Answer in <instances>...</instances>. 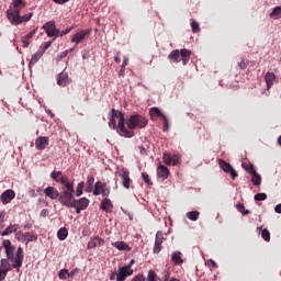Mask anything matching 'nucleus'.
Returning <instances> with one entry per match:
<instances>
[{
  "instance_id": "obj_1",
  "label": "nucleus",
  "mask_w": 281,
  "mask_h": 281,
  "mask_svg": "<svg viewBox=\"0 0 281 281\" xmlns=\"http://www.w3.org/2000/svg\"><path fill=\"white\" fill-rule=\"evenodd\" d=\"M109 126L113 131H116L121 137H133V135H135L134 132L126 128V120L124 119V113H122L120 110H111Z\"/></svg>"
},
{
  "instance_id": "obj_2",
  "label": "nucleus",
  "mask_w": 281,
  "mask_h": 281,
  "mask_svg": "<svg viewBox=\"0 0 281 281\" xmlns=\"http://www.w3.org/2000/svg\"><path fill=\"white\" fill-rule=\"evenodd\" d=\"M59 203L66 207H76L78 200L74 198V184H66L59 194Z\"/></svg>"
},
{
  "instance_id": "obj_3",
  "label": "nucleus",
  "mask_w": 281,
  "mask_h": 281,
  "mask_svg": "<svg viewBox=\"0 0 281 281\" xmlns=\"http://www.w3.org/2000/svg\"><path fill=\"white\" fill-rule=\"evenodd\" d=\"M7 16L12 25H21V23H27L34 13L30 12L23 16H21V12L19 10H8Z\"/></svg>"
},
{
  "instance_id": "obj_4",
  "label": "nucleus",
  "mask_w": 281,
  "mask_h": 281,
  "mask_svg": "<svg viewBox=\"0 0 281 281\" xmlns=\"http://www.w3.org/2000/svg\"><path fill=\"white\" fill-rule=\"evenodd\" d=\"M191 54L192 53L186 48H182L180 52H179V49H175L169 54L168 58H169V60H172L173 63H181V60H182L183 65H188V63H190Z\"/></svg>"
},
{
  "instance_id": "obj_5",
  "label": "nucleus",
  "mask_w": 281,
  "mask_h": 281,
  "mask_svg": "<svg viewBox=\"0 0 281 281\" xmlns=\"http://www.w3.org/2000/svg\"><path fill=\"white\" fill-rule=\"evenodd\" d=\"M126 124L131 131H135V128H145L148 125V120L142 115L134 114L130 116Z\"/></svg>"
},
{
  "instance_id": "obj_6",
  "label": "nucleus",
  "mask_w": 281,
  "mask_h": 281,
  "mask_svg": "<svg viewBox=\"0 0 281 281\" xmlns=\"http://www.w3.org/2000/svg\"><path fill=\"white\" fill-rule=\"evenodd\" d=\"M15 238L20 243H25V245H29V243H36L38 240V235L36 233H23L19 231L18 233H15Z\"/></svg>"
},
{
  "instance_id": "obj_7",
  "label": "nucleus",
  "mask_w": 281,
  "mask_h": 281,
  "mask_svg": "<svg viewBox=\"0 0 281 281\" xmlns=\"http://www.w3.org/2000/svg\"><path fill=\"white\" fill-rule=\"evenodd\" d=\"M43 30H45L47 36H49V37L60 36V30L56 29V22H54V21L46 22L43 25Z\"/></svg>"
},
{
  "instance_id": "obj_8",
  "label": "nucleus",
  "mask_w": 281,
  "mask_h": 281,
  "mask_svg": "<svg viewBox=\"0 0 281 281\" xmlns=\"http://www.w3.org/2000/svg\"><path fill=\"white\" fill-rule=\"evenodd\" d=\"M11 262L12 269H16L18 271L19 269H21V267H23V248H18L16 256L13 257V260Z\"/></svg>"
},
{
  "instance_id": "obj_9",
  "label": "nucleus",
  "mask_w": 281,
  "mask_h": 281,
  "mask_svg": "<svg viewBox=\"0 0 281 281\" xmlns=\"http://www.w3.org/2000/svg\"><path fill=\"white\" fill-rule=\"evenodd\" d=\"M162 159L166 166H179V162L181 161V156L164 154Z\"/></svg>"
},
{
  "instance_id": "obj_10",
  "label": "nucleus",
  "mask_w": 281,
  "mask_h": 281,
  "mask_svg": "<svg viewBox=\"0 0 281 281\" xmlns=\"http://www.w3.org/2000/svg\"><path fill=\"white\" fill-rule=\"evenodd\" d=\"M128 276H133V270H131V266H124L119 269V273H116V281H124Z\"/></svg>"
},
{
  "instance_id": "obj_11",
  "label": "nucleus",
  "mask_w": 281,
  "mask_h": 281,
  "mask_svg": "<svg viewBox=\"0 0 281 281\" xmlns=\"http://www.w3.org/2000/svg\"><path fill=\"white\" fill-rule=\"evenodd\" d=\"M218 164H220V168H222L224 172H227L228 175H231L233 179L238 177V173H236V170H234V167H232V165H229L227 161L221 159Z\"/></svg>"
},
{
  "instance_id": "obj_12",
  "label": "nucleus",
  "mask_w": 281,
  "mask_h": 281,
  "mask_svg": "<svg viewBox=\"0 0 281 281\" xmlns=\"http://www.w3.org/2000/svg\"><path fill=\"white\" fill-rule=\"evenodd\" d=\"M49 146V137L40 136L35 139V147L37 150H45Z\"/></svg>"
},
{
  "instance_id": "obj_13",
  "label": "nucleus",
  "mask_w": 281,
  "mask_h": 281,
  "mask_svg": "<svg viewBox=\"0 0 281 281\" xmlns=\"http://www.w3.org/2000/svg\"><path fill=\"white\" fill-rule=\"evenodd\" d=\"M117 175L122 179L123 187L128 190V188H131V177L128 176V170L123 168L117 172Z\"/></svg>"
},
{
  "instance_id": "obj_14",
  "label": "nucleus",
  "mask_w": 281,
  "mask_h": 281,
  "mask_svg": "<svg viewBox=\"0 0 281 281\" xmlns=\"http://www.w3.org/2000/svg\"><path fill=\"white\" fill-rule=\"evenodd\" d=\"M162 244H164V233L158 231L156 233V238H155L154 254H159V251H161Z\"/></svg>"
},
{
  "instance_id": "obj_15",
  "label": "nucleus",
  "mask_w": 281,
  "mask_h": 281,
  "mask_svg": "<svg viewBox=\"0 0 281 281\" xmlns=\"http://www.w3.org/2000/svg\"><path fill=\"white\" fill-rule=\"evenodd\" d=\"M89 35V31H79L75 35H72L71 43H75L76 45H79V43H82L85 38Z\"/></svg>"
},
{
  "instance_id": "obj_16",
  "label": "nucleus",
  "mask_w": 281,
  "mask_h": 281,
  "mask_svg": "<svg viewBox=\"0 0 281 281\" xmlns=\"http://www.w3.org/2000/svg\"><path fill=\"white\" fill-rule=\"evenodd\" d=\"M44 194L52 199V201H56V199L60 198V193L54 187H48L44 190Z\"/></svg>"
},
{
  "instance_id": "obj_17",
  "label": "nucleus",
  "mask_w": 281,
  "mask_h": 281,
  "mask_svg": "<svg viewBox=\"0 0 281 281\" xmlns=\"http://www.w3.org/2000/svg\"><path fill=\"white\" fill-rule=\"evenodd\" d=\"M157 175L159 179H161L162 181H166V179H168V177L170 176V170L168 169V167L160 165L157 168Z\"/></svg>"
},
{
  "instance_id": "obj_18",
  "label": "nucleus",
  "mask_w": 281,
  "mask_h": 281,
  "mask_svg": "<svg viewBox=\"0 0 281 281\" xmlns=\"http://www.w3.org/2000/svg\"><path fill=\"white\" fill-rule=\"evenodd\" d=\"M14 196H16V194L12 190H7L1 194L0 199L3 203V205H8V203H10V201H12V199H14Z\"/></svg>"
},
{
  "instance_id": "obj_19",
  "label": "nucleus",
  "mask_w": 281,
  "mask_h": 281,
  "mask_svg": "<svg viewBox=\"0 0 281 281\" xmlns=\"http://www.w3.org/2000/svg\"><path fill=\"white\" fill-rule=\"evenodd\" d=\"M103 245H104V239H102L99 236H97V237H93L88 243V249H95V247H103Z\"/></svg>"
},
{
  "instance_id": "obj_20",
  "label": "nucleus",
  "mask_w": 281,
  "mask_h": 281,
  "mask_svg": "<svg viewBox=\"0 0 281 281\" xmlns=\"http://www.w3.org/2000/svg\"><path fill=\"white\" fill-rule=\"evenodd\" d=\"M249 173L252 175V184L260 186V183H262V178L260 177V175H258V172H256V169H254L252 165H250Z\"/></svg>"
},
{
  "instance_id": "obj_21",
  "label": "nucleus",
  "mask_w": 281,
  "mask_h": 281,
  "mask_svg": "<svg viewBox=\"0 0 281 281\" xmlns=\"http://www.w3.org/2000/svg\"><path fill=\"white\" fill-rule=\"evenodd\" d=\"M57 85L59 87H67L69 85V75L67 72H61L57 77Z\"/></svg>"
},
{
  "instance_id": "obj_22",
  "label": "nucleus",
  "mask_w": 281,
  "mask_h": 281,
  "mask_svg": "<svg viewBox=\"0 0 281 281\" xmlns=\"http://www.w3.org/2000/svg\"><path fill=\"white\" fill-rule=\"evenodd\" d=\"M94 196H100V194H103V196H106V193L104 192V183L98 181L94 184V190L92 191Z\"/></svg>"
},
{
  "instance_id": "obj_23",
  "label": "nucleus",
  "mask_w": 281,
  "mask_h": 281,
  "mask_svg": "<svg viewBox=\"0 0 281 281\" xmlns=\"http://www.w3.org/2000/svg\"><path fill=\"white\" fill-rule=\"evenodd\" d=\"M112 247H115L119 251H131V246L125 241H114L112 243Z\"/></svg>"
},
{
  "instance_id": "obj_24",
  "label": "nucleus",
  "mask_w": 281,
  "mask_h": 281,
  "mask_svg": "<svg viewBox=\"0 0 281 281\" xmlns=\"http://www.w3.org/2000/svg\"><path fill=\"white\" fill-rule=\"evenodd\" d=\"M265 80L268 89H271V87H273V82H276V74L267 72L265 76Z\"/></svg>"
},
{
  "instance_id": "obj_25",
  "label": "nucleus",
  "mask_w": 281,
  "mask_h": 281,
  "mask_svg": "<svg viewBox=\"0 0 281 281\" xmlns=\"http://www.w3.org/2000/svg\"><path fill=\"white\" fill-rule=\"evenodd\" d=\"M100 207L104 212H111V210H113V203L111 202L110 199L105 198L104 200H102Z\"/></svg>"
},
{
  "instance_id": "obj_26",
  "label": "nucleus",
  "mask_w": 281,
  "mask_h": 281,
  "mask_svg": "<svg viewBox=\"0 0 281 281\" xmlns=\"http://www.w3.org/2000/svg\"><path fill=\"white\" fill-rule=\"evenodd\" d=\"M171 262H173V265H183V259L181 258V251L172 252Z\"/></svg>"
},
{
  "instance_id": "obj_27",
  "label": "nucleus",
  "mask_w": 281,
  "mask_h": 281,
  "mask_svg": "<svg viewBox=\"0 0 281 281\" xmlns=\"http://www.w3.org/2000/svg\"><path fill=\"white\" fill-rule=\"evenodd\" d=\"M43 54H45V50H40L35 53L30 60V67H32V65H36L38 60H41V58L43 57Z\"/></svg>"
},
{
  "instance_id": "obj_28",
  "label": "nucleus",
  "mask_w": 281,
  "mask_h": 281,
  "mask_svg": "<svg viewBox=\"0 0 281 281\" xmlns=\"http://www.w3.org/2000/svg\"><path fill=\"white\" fill-rule=\"evenodd\" d=\"M12 7H13V9H9V10H19V12H21V10H23V8H25V1H23V0H13L12 1Z\"/></svg>"
},
{
  "instance_id": "obj_29",
  "label": "nucleus",
  "mask_w": 281,
  "mask_h": 281,
  "mask_svg": "<svg viewBox=\"0 0 281 281\" xmlns=\"http://www.w3.org/2000/svg\"><path fill=\"white\" fill-rule=\"evenodd\" d=\"M76 205L79 206L80 210H86L89 207V199L81 198V199L77 200Z\"/></svg>"
},
{
  "instance_id": "obj_30",
  "label": "nucleus",
  "mask_w": 281,
  "mask_h": 281,
  "mask_svg": "<svg viewBox=\"0 0 281 281\" xmlns=\"http://www.w3.org/2000/svg\"><path fill=\"white\" fill-rule=\"evenodd\" d=\"M67 236H69V231H67L66 227L59 228L57 232V238H59V240H66Z\"/></svg>"
},
{
  "instance_id": "obj_31",
  "label": "nucleus",
  "mask_w": 281,
  "mask_h": 281,
  "mask_svg": "<svg viewBox=\"0 0 281 281\" xmlns=\"http://www.w3.org/2000/svg\"><path fill=\"white\" fill-rule=\"evenodd\" d=\"M0 269H2V271H12V265L10 266V262L8 261V259H2L0 262Z\"/></svg>"
},
{
  "instance_id": "obj_32",
  "label": "nucleus",
  "mask_w": 281,
  "mask_h": 281,
  "mask_svg": "<svg viewBox=\"0 0 281 281\" xmlns=\"http://www.w3.org/2000/svg\"><path fill=\"white\" fill-rule=\"evenodd\" d=\"M151 117H162L166 116L159 108H151L149 111Z\"/></svg>"
},
{
  "instance_id": "obj_33",
  "label": "nucleus",
  "mask_w": 281,
  "mask_h": 281,
  "mask_svg": "<svg viewBox=\"0 0 281 281\" xmlns=\"http://www.w3.org/2000/svg\"><path fill=\"white\" fill-rule=\"evenodd\" d=\"M270 19H281V7H276L272 12L270 13Z\"/></svg>"
},
{
  "instance_id": "obj_34",
  "label": "nucleus",
  "mask_w": 281,
  "mask_h": 281,
  "mask_svg": "<svg viewBox=\"0 0 281 281\" xmlns=\"http://www.w3.org/2000/svg\"><path fill=\"white\" fill-rule=\"evenodd\" d=\"M94 182H95V178H93L92 176H89L87 180L88 186L86 188V192H93Z\"/></svg>"
},
{
  "instance_id": "obj_35",
  "label": "nucleus",
  "mask_w": 281,
  "mask_h": 281,
  "mask_svg": "<svg viewBox=\"0 0 281 281\" xmlns=\"http://www.w3.org/2000/svg\"><path fill=\"white\" fill-rule=\"evenodd\" d=\"M200 214L199 211H191L187 213V218H189V221H199Z\"/></svg>"
},
{
  "instance_id": "obj_36",
  "label": "nucleus",
  "mask_w": 281,
  "mask_h": 281,
  "mask_svg": "<svg viewBox=\"0 0 281 281\" xmlns=\"http://www.w3.org/2000/svg\"><path fill=\"white\" fill-rule=\"evenodd\" d=\"M5 254L9 262H12V260H14V247L11 246L9 248H5Z\"/></svg>"
},
{
  "instance_id": "obj_37",
  "label": "nucleus",
  "mask_w": 281,
  "mask_h": 281,
  "mask_svg": "<svg viewBox=\"0 0 281 281\" xmlns=\"http://www.w3.org/2000/svg\"><path fill=\"white\" fill-rule=\"evenodd\" d=\"M61 186H64V188H67L68 186H74V183L69 182V178H67V176H61L58 180H57Z\"/></svg>"
},
{
  "instance_id": "obj_38",
  "label": "nucleus",
  "mask_w": 281,
  "mask_h": 281,
  "mask_svg": "<svg viewBox=\"0 0 281 281\" xmlns=\"http://www.w3.org/2000/svg\"><path fill=\"white\" fill-rule=\"evenodd\" d=\"M59 280H67L69 278V270L67 269H61L58 273Z\"/></svg>"
},
{
  "instance_id": "obj_39",
  "label": "nucleus",
  "mask_w": 281,
  "mask_h": 281,
  "mask_svg": "<svg viewBox=\"0 0 281 281\" xmlns=\"http://www.w3.org/2000/svg\"><path fill=\"white\" fill-rule=\"evenodd\" d=\"M5 231L9 234H16L19 232V225L18 224H11L9 227L5 228Z\"/></svg>"
},
{
  "instance_id": "obj_40",
  "label": "nucleus",
  "mask_w": 281,
  "mask_h": 281,
  "mask_svg": "<svg viewBox=\"0 0 281 281\" xmlns=\"http://www.w3.org/2000/svg\"><path fill=\"white\" fill-rule=\"evenodd\" d=\"M261 237L263 238V240H266L267 243H269L271 240V234L269 233V231L267 228H265L261 232Z\"/></svg>"
},
{
  "instance_id": "obj_41",
  "label": "nucleus",
  "mask_w": 281,
  "mask_h": 281,
  "mask_svg": "<svg viewBox=\"0 0 281 281\" xmlns=\"http://www.w3.org/2000/svg\"><path fill=\"white\" fill-rule=\"evenodd\" d=\"M83 188H85V182H79L76 190V196H82Z\"/></svg>"
},
{
  "instance_id": "obj_42",
  "label": "nucleus",
  "mask_w": 281,
  "mask_h": 281,
  "mask_svg": "<svg viewBox=\"0 0 281 281\" xmlns=\"http://www.w3.org/2000/svg\"><path fill=\"white\" fill-rule=\"evenodd\" d=\"M236 207H237V210H238L241 214H244V215L249 214V210H245V204L238 203V204L236 205Z\"/></svg>"
},
{
  "instance_id": "obj_43",
  "label": "nucleus",
  "mask_w": 281,
  "mask_h": 281,
  "mask_svg": "<svg viewBox=\"0 0 281 281\" xmlns=\"http://www.w3.org/2000/svg\"><path fill=\"white\" fill-rule=\"evenodd\" d=\"M155 280H157V273L154 270H149L147 281H155Z\"/></svg>"
},
{
  "instance_id": "obj_44",
  "label": "nucleus",
  "mask_w": 281,
  "mask_h": 281,
  "mask_svg": "<svg viewBox=\"0 0 281 281\" xmlns=\"http://www.w3.org/2000/svg\"><path fill=\"white\" fill-rule=\"evenodd\" d=\"M255 201H267V193H257L255 195Z\"/></svg>"
},
{
  "instance_id": "obj_45",
  "label": "nucleus",
  "mask_w": 281,
  "mask_h": 281,
  "mask_svg": "<svg viewBox=\"0 0 281 281\" xmlns=\"http://www.w3.org/2000/svg\"><path fill=\"white\" fill-rule=\"evenodd\" d=\"M60 175H63V171H53L50 173V177L54 181H58V178L60 177Z\"/></svg>"
},
{
  "instance_id": "obj_46",
  "label": "nucleus",
  "mask_w": 281,
  "mask_h": 281,
  "mask_svg": "<svg viewBox=\"0 0 281 281\" xmlns=\"http://www.w3.org/2000/svg\"><path fill=\"white\" fill-rule=\"evenodd\" d=\"M3 223H5V211H0V227H3Z\"/></svg>"
},
{
  "instance_id": "obj_47",
  "label": "nucleus",
  "mask_w": 281,
  "mask_h": 281,
  "mask_svg": "<svg viewBox=\"0 0 281 281\" xmlns=\"http://www.w3.org/2000/svg\"><path fill=\"white\" fill-rule=\"evenodd\" d=\"M191 27H192V32H194V33H196V32H199V22H196V21H192L191 22Z\"/></svg>"
},
{
  "instance_id": "obj_48",
  "label": "nucleus",
  "mask_w": 281,
  "mask_h": 281,
  "mask_svg": "<svg viewBox=\"0 0 281 281\" xmlns=\"http://www.w3.org/2000/svg\"><path fill=\"white\" fill-rule=\"evenodd\" d=\"M34 34H36V29H34L33 31H31L29 34H26L25 36H23V38H25L26 41H30V38L34 37Z\"/></svg>"
},
{
  "instance_id": "obj_49",
  "label": "nucleus",
  "mask_w": 281,
  "mask_h": 281,
  "mask_svg": "<svg viewBox=\"0 0 281 281\" xmlns=\"http://www.w3.org/2000/svg\"><path fill=\"white\" fill-rule=\"evenodd\" d=\"M132 281H146V277L144 274H137Z\"/></svg>"
},
{
  "instance_id": "obj_50",
  "label": "nucleus",
  "mask_w": 281,
  "mask_h": 281,
  "mask_svg": "<svg viewBox=\"0 0 281 281\" xmlns=\"http://www.w3.org/2000/svg\"><path fill=\"white\" fill-rule=\"evenodd\" d=\"M3 247L4 249H10V247H12V241H10V239H5L3 240Z\"/></svg>"
},
{
  "instance_id": "obj_51",
  "label": "nucleus",
  "mask_w": 281,
  "mask_h": 281,
  "mask_svg": "<svg viewBox=\"0 0 281 281\" xmlns=\"http://www.w3.org/2000/svg\"><path fill=\"white\" fill-rule=\"evenodd\" d=\"M69 52H74V48H71L70 50L61 52L60 55L58 56L59 60H63V58H65L67 54H69Z\"/></svg>"
},
{
  "instance_id": "obj_52",
  "label": "nucleus",
  "mask_w": 281,
  "mask_h": 281,
  "mask_svg": "<svg viewBox=\"0 0 281 281\" xmlns=\"http://www.w3.org/2000/svg\"><path fill=\"white\" fill-rule=\"evenodd\" d=\"M5 276H8V272L0 268V281L5 280Z\"/></svg>"
},
{
  "instance_id": "obj_53",
  "label": "nucleus",
  "mask_w": 281,
  "mask_h": 281,
  "mask_svg": "<svg viewBox=\"0 0 281 281\" xmlns=\"http://www.w3.org/2000/svg\"><path fill=\"white\" fill-rule=\"evenodd\" d=\"M76 273H80V269L75 268L70 272H68L69 278H74Z\"/></svg>"
},
{
  "instance_id": "obj_54",
  "label": "nucleus",
  "mask_w": 281,
  "mask_h": 281,
  "mask_svg": "<svg viewBox=\"0 0 281 281\" xmlns=\"http://www.w3.org/2000/svg\"><path fill=\"white\" fill-rule=\"evenodd\" d=\"M52 43H53V41H48V42H46L45 44H44V48H43V50L42 52H47V49H49V47H52Z\"/></svg>"
},
{
  "instance_id": "obj_55",
  "label": "nucleus",
  "mask_w": 281,
  "mask_h": 281,
  "mask_svg": "<svg viewBox=\"0 0 281 281\" xmlns=\"http://www.w3.org/2000/svg\"><path fill=\"white\" fill-rule=\"evenodd\" d=\"M162 120H164V128L162 131H168V117L167 116H162Z\"/></svg>"
},
{
  "instance_id": "obj_56",
  "label": "nucleus",
  "mask_w": 281,
  "mask_h": 281,
  "mask_svg": "<svg viewBox=\"0 0 281 281\" xmlns=\"http://www.w3.org/2000/svg\"><path fill=\"white\" fill-rule=\"evenodd\" d=\"M142 177H143V180L145 181V183H150V178L148 177V173L143 172Z\"/></svg>"
},
{
  "instance_id": "obj_57",
  "label": "nucleus",
  "mask_w": 281,
  "mask_h": 281,
  "mask_svg": "<svg viewBox=\"0 0 281 281\" xmlns=\"http://www.w3.org/2000/svg\"><path fill=\"white\" fill-rule=\"evenodd\" d=\"M170 279V271L166 270L164 271V281H168Z\"/></svg>"
},
{
  "instance_id": "obj_58",
  "label": "nucleus",
  "mask_w": 281,
  "mask_h": 281,
  "mask_svg": "<svg viewBox=\"0 0 281 281\" xmlns=\"http://www.w3.org/2000/svg\"><path fill=\"white\" fill-rule=\"evenodd\" d=\"M54 3H57L58 5H65V3H68L69 0H53Z\"/></svg>"
},
{
  "instance_id": "obj_59",
  "label": "nucleus",
  "mask_w": 281,
  "mask_h": 281,
  "mask_svg": "<svg viewBox=\"0 0 281 281\" xmlns=\"http://www.w3.org/2000/svg\"><path fill=\"white\" fill-rule=\"evenodd\" d=\"M47 214H49V210L43 209V210L41 211L40 216H43V218H45V216H47Z\"/></svg>"
},
{
  "instance_id": "obj_60",
  "label": "nucleus",
  "mask_w": 281,
  "mask_h": 281,
  "mask_svg": "<svg viewBox=\"0 0 281 281\" xmlns=\"http://www.w3.org/2000/svg\"><path fill=\"white\" fill-rule=\"evenodd\" d=\"M69 32H71V27H68L63 32L59 31V36H65L66 34H69Z\"/></svg>"
},
{
  "instance_id": "obj_61",
  "label": "nucleus",
  "mask_w": 281,
  "mask_h": 281,
  "mask_svg": "<svg viewBox=\"0 0 281 281\" xmlns=\"http://www.w3.org/2000/svg\"><path fill=\"white\" fill-rule=\"evenodd\" d=\"M22 43H23L22 47H30V42L25 37H22Z\"/></svg>"
},
{
  "instance_id": "obj_62",
  "label": "nucleus",
  "mask_w": 281,
  "mask_h": 281,
  "mask_svg": "<svg viewBox=\"0 0 281 281\" xmlns=\"http://www.w3.org/2000/svg\"><path fill=\"white\" fill-rule=\"evenodd\" d=\"M125 71H126V66L122 65L120 70V76H124Z\"/></svg>"
},
{
  "instance_id": "obj_63",
  "label": "nucleus",
  "mask_w": 281,
  "mask_h": 281,
  "mask_svg": "<svg viewBox=\"0 0 281 281\" xmlns=\"http://www.w3.org/2000/svg\"><path fill=\"white\" fill-rule=\"evenodd\" d=\"M274 211L277 212V214H281V204H278V205L274 207Z\"/></svg>"
},
{
  "instance_id": "obj_64",
  "label": "nucleus",
  "mask_w": 281,
  "mask_h": 281,
  "mask_svg": "<svg viewBox=\"0 0 281 281\" xmlns=\"http://www.w3.org/2000/svg\"><path fill=\"white\" fill-rule=\"evenodd\" d=\"M72 207H76V214H80V212L85 209H80V206H78V204H76V206H72Z\"/></svg>"
}]
</instances>
